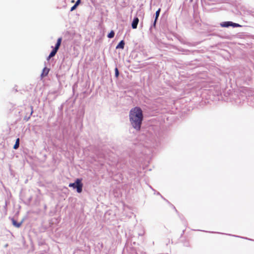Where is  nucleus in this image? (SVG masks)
<instances>
[{"label":"nucleus","mask_w":254,"mask_h":254,"mask_svg":"<svg viewBox=\"0 0 254 254\" xmlns=\"http://www.w3.org/2000/svg\"><path fill=\"white\" fill-rule=\"evenodd\" d=\"M76 7H77V6L75 4H74L72 7H71L70 11L74 10Z\"/></svg>","instance_id":"15"},{"label":"nucleus","mask_w":254,"mask_h":254,"mask_svg":"<svg viewBox=\"0 0 254 254\" xmlns=\"http://www.w3.org/2000/svg\"><path fill=\"white\" fill-rule=\"evenodd\" d=\"M115 33L113 31H111L110 33H109L108 35V37L109 38H112L114 37Z\"/></svg>","instance_id":"12"},{"label":"nucleus","mask_w":254,"mask_h":254,"mask_svg":"<svg viewBox=\"0 0 254 254\" xmlns=\"http://www.w3.org/2000/svg\"><path fill=\"white\" fill-rule=\"evenodd\" d=\"M62 40V38L61 37L59 38L58 39L57 44H56L54 49H55L57 50H59V49L60 48V45L61 44Z\"/></svg>","instance_id":"7"},{"label":"nucleus","mask_w":254,"mask_h":254,"mask_svg":"<svg viewBox=\"0 0 254 254\" xmlns=\"http://www.w3.org/2000/svg\"><path fill=\"white\" fill-rule=\"evenodd\" d=\"M160 11H161V9L160 8H159L156 12V13H155V20H154V23H153V26L154 27L156 25V21H157V20L159 16V14H160Z\"/></svg>","instance_id":"4"},{"label":"nucleus","mask_w":254,"mask_h":254,"mask_svg":"<svg viewBox=\"0 0 254 254\" xmlns=\"http://www.w3.org/2000/svg\"><path fill=\"white\" fill-rule=\"evenodd\" d=\"M231 26H233L234 27H240L241 25L240 24H238V23H233L232 22Z\"/></svg>","instance_id":"13"},{"label":"nucleus","mask_w":254,"mask_h":254,"mask_svg":"<svg viewBox=\"0 0 254 254\" xmlns=\"http://www.w3.org/2000/svg\"><path fill=\"white\" fill-rule=\"evenodd\" d=\"M19 138H18L16 140L15 143L13 146V148L14 149H17L19 147Z\"/></svg>","instance_id":"10"},{"label":"nucleus","mask_w":254,"mask_h":254,"mask_svg":"<svg viewBox=\"0 0 254 254\" xmlns=\"http://www.w3.org/2000/svg\"><path fill=\"white\" fill-rule=\"evenodd\" d=\"M129 116L130 122L133 128L137 130H139L143 120L141 109L137 107L132 108L130 111Z\"/></svg>","instance_id":"1"},{"label":"nucleus","mask_w":254,"mask_h":254,"mask_svg":"<svg viewBox=\"0 0 254 254\" xmlns=\"http://www.w3.org/2000/svg\"><path fill=\"white\" fill-rule=\"evenodd\" d=\"M125 46V42L123 40H122L119 44L117 46L116 49H123L124 48Z\"/></svg>","instance_id":"8"},{"label":"nucleus","mask_w":254,"mask_h":254,"mask_svg":"<svg viewBox=\"0 0 254 254\" xmlns=\"http://www.w3.org/2000/svg\"><path fill=\"white\" fill-rule=\"evenodd\" d=\"M221 26L223 27H227L230 26H231L232 25V22L231 21H227V22H224L220 24Z\"/></svg>","instance_id":"6"},{"label":"nucleus","mask_w":254,"mask_h":254,"mask_svg":"<svg viewBox=\"0 0 254 254\" xmlns=\"http://www.w3.org/2000/svg\"><path fill=\"white\" fill-rule=\"evenodd\" d=\"M12 224L14 226L16 227L17 228H19L21 225V223H17L15 220L14 219L12 220Z\"/></svg>","instance_id":"11"},{"label":"nucleus","mask_w":254,"mask_h":254,"mask_svg":"<svg viewBox=\"0 0 254 254\" xmlns=\"http://www.w3.org/2000/svg\"><path fill=\"white\" fill-rule=\"evenodd\" d=\"M68 186L70 188L76 189L77 192L81 193L82 191L83 187L82 179H77L74 183H70Z\"/></svg>","instance_id":"2"},{"label":"nucleus","mask_w":254,"mask_h":254,"mask_svg":"<svg viewBox=\"0 0 254 254\" xmlns=\"http://www.w3.org/2000/svg\"><path fill=\"white\" fill-rule=\"evenodd\" d=\"M80 3V0H77L75 3V5L77 6Z\"/></svg>","instance_id":"16"},{"label":"nucleus","mask_w":254,"mask_h":254,"mask_svg":"<svg viewBox=\"0 0 254 254\" xmlns=\"http://www.w3.org/2000/svg\"><path fill=\"white\" fill-rule=\"evenodd\" d=\"M139 22V19L137 17H135L131 24V26L133 29H136L137 26V24Z\"/></svg>","instance_id":"3"},{"label":"nucleus","mask_w":254,"mask_h":254,"mask_svg":"<svg viewBox=\"0 0 254 254\" xmlns=\"http://www.w3.org/2000/svg\"><path fill=\"white\" fill-rule=\"evenodd\" d=\"M49 72V68H48L47 67L44 68V69H43V72L41 74V76L44 77V76H47Z\"/></svg>","instance_id":"5"},{"label":"nucleus","mask_w":254,"mask_h":254,"mask_svg":"<svg viewBox=\"0 0 254 254\" xmlns=\"http://www.w3.org/2000/svg\"><path fill=\"white\" fill-rule=\"evenodd\" d=\"M115 76L116 77H118L119 76V72L118 68L116 67L115 68Z\"/></svg>","instance_id":"14"},{"label":"nucleus","mask_w":254,"mask_h":254,"mask_svg":"<svg viewBox=\"0 0 254 254\" xmlns=\"http://www.w3.org/2000/svg\"><path fill=\"white\" fill-rule=\"evenodd\" d=\"M58 50H56L55 49H54L53 51L51 52L50 54L49 55L47 60H49L50 58L54 57L56 54L57 53Z\"/></svg>","instance_id":"9"}]
</instances>
